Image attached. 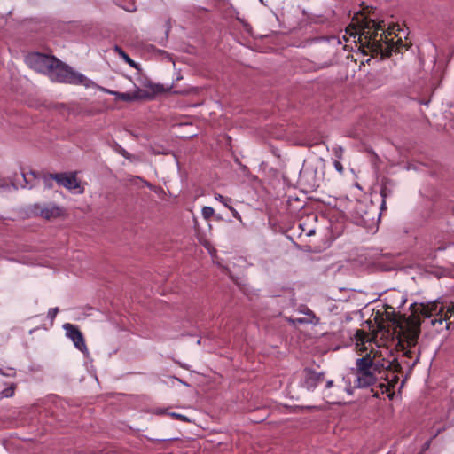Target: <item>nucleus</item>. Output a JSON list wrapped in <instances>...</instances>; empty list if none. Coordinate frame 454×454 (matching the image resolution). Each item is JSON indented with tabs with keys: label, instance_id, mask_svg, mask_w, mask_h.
<instances>
[{
	"label": "nucleus",
	"instance_id": "obj_11",
	"mask_svg": "<svg viewBox=\"0 0 454 454\" xmlns=\"http://www.w3.org/2000/svg\"><path fill=\"white\" fill-rule=\"evenodd\" d=\"M364 205L360 203L356 207V211L364 223H367L372 222L375 216L380 217V214L377 213V210L372 204H371L366 210H364Z\"/></svg>",
	"mask_w": 454,
	"mask_h": 454
},
{
	"label": "nucleus",
	"instance_id": "obj_7",
	"mask_svg": "<svg viewBox=\"0 0 454 454\" xmlns=\"http://www.w3.org/2000/svg\"><path fill=\"white\" fill-rule=\"evenodd\" d=\"M56 183L68 190L80 188V183L77 180L75 172L55 173Z\"/></svg>",
	"mask_w": 454,
	"mask_h": 454
},
{
	"label": "nucleus",
	"instance_id": "obj_47",
	"mask_svg": "<svg viewBox=\"0 0 454 454\" xmlns=\"http://www.w3.org/2000/svg\"><path fill=\"white\" fill-rule=\"evenodd\" d=\"M237 20L242 21L238 16L236 17Z\"/></svg>",
	"mask_w": 454,
	"mask_h": 454
},
{
	"label": "nucleus",
	"instance_id": "obj_24",
	"mask_svg": "<svg viewBox=\"0 0 454 454\" xmlns=\"http://www.w3.org/2000/svg\"><path fill=\"white\" fill-rule=\"evenodd\" d=\"M391 192V190H389L387 186H382L380 189V195L382 197V203H381V209H384L386 207V197Z\"/></svg>",
	"mask_w": 454,
	"mask_h": 454
},
{
	"label": "nucleus",
	"instance_id": "obj_40",
	"mask_svg": "<svg viewBox=\"0 0 454 454\" xmlns=\"http://www.w3.org/2000/svg\"><path fill=\"white\" fill-rule=\"evenodd\" d=\"M371 392L372 393V396L373 397H376V398H379L380 397V392L379 390H376L374 388H372L371 389Z\"/></svg>",
	"mask_w": 454,
	"mask_h": 454
},
{
	"label": "nucleus",
	"instance_id": "obj_44",
	"mask_svg": "<svg viewBox=\"0 0 454 454\" xmlns=\"http://www.w3.org/2000/svg\"><path fill=\"white\" fill-rule=\"evenodd\" d=\"M313 233H314V231L312 230V231H310L309 232V236H310V235H311V234H313Z\"/></svg>",
	"mask_w": 454,
	"mask_h": 454
},
{
	"label": "nucleus",
	"instance_id": "obj_6",
	"mask_svg": "<svg viewBox=\"0 0 454 454\" xmlns=\"http://www.w3.org/2000/svg\"><path fill=\"white\" fill-rule=\"evenodd\" d=\"M64 329L66 330L67 336L73 340L76 348L82 353L88 352L83 335L76 325L67 323L64 325Z\"/></svg>",
	"mask_w": 454,
	"mask_h": 454
},
{
	"label": "nucleus",
	"instance_id": "obj_39",
	"mask_svg": "<svg viewBox=\"0 0 454 454\" xmlns=\"http://www.w3.org/2000/svg\"><path fill=\"white\" fill-rule=\"evenodd\" d=\"M325 397L327 398V400H326V402H327V403H336V402H334L333 400H330V399H332V397H333L332 393H330V392H329V393H327V394L325 395Z\"/></svg>",
	"mask_w": 454,
	"mask_h": 454
},
{
	"label": "nucleus",
	"instance_id": "obj_41",
	"mask_svg": "<svg viewBox=\"0 0 454 454\" xmlns=\"http://www.w3.org/2000/svg\"><path fill=\"white\" fill-rule=\"evenodd\" d=\"M404 355L408 357H411L412 352L411 350H407Z\"/></svg>",
	"mask_w": 454,
	"mask_h": 454
},
{
	"label": "nucleus",
	"instance_id": "obj_29",
	"mask_svg": "<svg viewBox=\"0 0 454 454\" xmlns=\"http://www.w3.org/2000/svg\"><path fill=\"white\" fill-rule=\"evenodd\" d=\"M384 367L383 364H381L380 361L378 362H374L373 361V369H372V371L377 374H380L381 373V369Z\"/></svg>",
	"mask_w": 454,
	"mask_h": 454
},
{
	"label": "nucleus",
	"instance_id": "obj_8",
	"mask_svg": "<svg viewBox=\"0 0 454 454\" xmlns=\"http://www.w3.org/2000/svg\"><path fill=\"white\" fill-rule=\"evenodd\" d=\"M377 375L372 371L356 372L355 387L365 388L376 384Z\"/></svg>",
	"mask_w": 454,
	"mask_h": 454
},
{
	"label": "nucleus",
	"instance_id": "obj_45",
	"mask_svg": "<svg viewBox=\"0 0 454 454\" xmlns=\"http://www.w3.org/2000/svg\"><path fill=\"white\" fill-rule=\"evenodd\" d=\"M406 300H403L402 303H401V306L403 305L405 303Z\"/></svg>",
	"mask_w": 454,
	"mask_h": 454
},
{
	"label": "nucleus",
	"instance_id": "obj_42",
	"mask_svg": "<svg viewBox=\"0 0 454 454\" xmlns=\"http://www.w3.org/2000/svg\"><path fill=\"white\" fill-rule=\"evenodd\" d=\"M429 444H430V442H429V441H428V442H427L425 443V449H426V448H428V447H429Z\"/></svg>",
	"mask_w": 454,
	"mask_h": 454
},
{
	"label": "nucleus",
	"instance_id": "obj_46",
	"mask_svg": "<svg viewBox=\"0 0 454 454\" xmlns=\"http://www.w3.org/2000/svg\"><path fill=\"white\" fill-rule=\"evenodd\" d=\"M0 373L3 375L4 371L0 368Z\"/></svg>",
	"mask_w": 454,
	"mask_h": 454
},
{
	"label": "nucleus",
	"instance_id": "obj_36",
	"mask_svg": "<svg viewBox=\"0 0 454 454\" xmlns=\"http://www.w3.org/2000/svg\"><path fill=\"white\" fill-rule=\"evenodd\" d=\"M333 387V380H329L325 382V390H329L330 388H332Z\"/></svg>",
	"mask_w": 454,
	"mask_h": 454
},
{
	"label": "nucleus",
	"instance_id": "obj_14",
	"mask_svg": "<svg viewBox=\"0 0 454 454\" xmlns=\"http://www.w3.org/2000/svg\"><path fill=\"white\" fill-rule=\"evenodd\" d=\"M43 174V173H40V172H36V171H30L29 175L33 176V178L30 179L27 176L26 174L22 173V177H23V181L25 184H22L21 186L23 188H25L27 186H29V188H32V187L35 186L36 185L35 180L42 178Z\"/></svg>",
	"mask_w": 454,
	"mask_h": 454
},
{
	"label": "nucleus",
	"instance_id": "obj_23",
	"mask_svg": "<svg viewBox=\"0 0 454 454\" xmlns=\"http://www.w3.org/2000/svg\"><path fill=\"white\" fill-rule=\"evenodd\" d=\"M452 314H454V304L448 309L447 312H446V315H445V317L444 318H439V319H433L431 321L432 325H435L436 323H439V324H442L443 321H446L448 318H450Z\"/></svg>",
	"mask_w": 454,
	"mask_h": 454
},
{
	"label": "nucleus",
	"instance_id": "obj_34",
	"mask_svg": "<svg viewBox=\"0 0 454 454\" xmlns=\"http://www.w3.org/2000/svg\"><path fill=\"white\" fill-rule=\"evenodd\" d=\"M334 167H335L336 170L339 171L340 173H341L343 171V166L340 161L335 160Z\"/></svg>",
	"mask_w": 454,
	"mask_h": 454
},
{
	"label": "nucleus",
	"instance_id": "obj_26",
	"mask_svg": "<svg viewBox=\"0 0 454 454\" xmlns=\"http://www.w3.org/2000/svg\"><path fill=\"white\" fill-rule=\"evenodd\" d=\"M214 213V208L211 207H204L202 208V215L206 220H208L210 217H212Z\"/></svg>",
	"mask_w": 454,
	"mask_h": 454
},
{
	"label": "nucleus",
	"instance_id": "obj_31",
	"mask_svg": "<svg viewBox=\"0 0 454 454\" xmlns=\"http://www.w3.org/2000/svg\"><path fill=\"white\" fill-rule=\"evenodd\" d=\"M228 209L231 212L233 217H235L236 219H238L239 221L241 220L240 215L239 214V212L232 206L230 205Z\"/></svg>",
	"mask_w": 454,
	"mask_h": 454
},
{
	"label": "nucleus",
	"instance_id": "obj_32",
	"mask_svg": "<svg viewBox=\"0 0 454 454\" xmlns=\"http://www.w3.org/2000/svg\"><path fill=\"white\" fill-rule=\"evenodd\" d=\"M134 179H137V180H140L142 181L145 186H147L148 188L152 189V190H154L155 187L151 184L149 183L148 181L146 180H144L143 178H141L140 176H135Z\"/></svg>",
	"mask_w": 454,
	"mask_h": 454
},
{
	"label": "nucleus",
	"instance_id": "obj_38",
	"mask_svg": "<svg viewBox=\"0 0 454 454\" xmlns=\"http://www.w3.org/2000/svg\"><path fill=\"white\" fill-rule=\"evenodd\" d=\"M355 386L352 387L351 386H348L346 388H345V391L348 394V395H353L354 393V389H355Z\"/></svg>",
	"mask_w": 454,
	"mask_h": 454
},
{
	"label": "nucleus",
	"instance_id": "obj_19",
	"mask_svg": "<svg viewBox=\"0 0 454 454\" xmlns=\"http://www.w3.org/2000/svg\"><path fill=\"white\" fill-rule=\"evenodd\" d=\"M132 101L139 99H153V94L149 91L137 88L134 92L131 93Z\"/></svg>",
	"mask_w": 454,
	"mask_h": 454
},
{
	"label": "nucleus",
	"instance_id": "obj_37",
	"mask_svg": "<svg viewBox=\"0 0 454 454\" xmlns=\"http://www.w3.org/2000/svg\"><path fill=\"white\" fill-rule=\"evenodd\" d=\"M294 323H297V324H305V323H309V321H308L306 318H296L294 320Z\"/></svg>",
	"mask_w": 454,
	"mask_h": 454
},
{
	"label": "nucleus",
	"instance_id": "obj_30",
	"mask_svg": "<svg viewBox=\"0 0 454 454\" xmlns=\"http://www.w3.org/2000/svg\"><path fill=\"white\" fill-rule=\"evenodd\" d=\"M58 312H59V309H58V308H51V309H49V311H48V315H47V316H48V317H49L51 321H53V320L55 319V317H56V316H57Z\"/></svg>",
	"mask_w": 454,
	"mask_h": 454
},
{
	"label": "nucleus",
	"instance_id": "obj_27",
	"mask_svg": "<svg viewBox=\"0 0 454 454\" xmlns=\"http://www.w3.org/2000/svg\"><path fill=\"white\" fill-rule=\"evenodd\" d=\"M16 385L12 384L10 387L5 388L2 391V395L4 397H12L14 395Z\"/></svg>",
	"mask_w": 454,
	"mask_h": 454
},
{
	"label": "nucleus",
	"instance_id": "obj_12",
	"mask_svg": "<svg viewBox=\"0 0 454 454\" xmlns=\"http://www.w3.org/2000/svg\"><path fill=\"white\" fill-rule=\"evenodd\" d=\"M356 372L360 371H372L373 369V358L370 355L356 359Z\"/></svg>",
	"mask_w": 454,
	"mask_h": 454
},
{
	"label": "nucleus",
	"instance_id": "obj_1",
	"mask_svg": "<svg viewBox=\"0 0 454 454\" xmlns=\"http://www.w3.org/2000/svg\"><path fill=\"white\" fill-rule=\"evenodd\" d=\"M387 32L388 35L392 34L390 27L385 30L384 21L369 19L364 22L362 35L368 40L372 51L380 54L381 58L390 57L396 49V43L387 38Z\"/></svg>",
	"mask_w": 454,
	"mask_h": 454
},
{
	"label": "nucleus",
	"instance_id": "obj_17",
	"mask_svg": "<svg viewBox=\"0 0 454 454\" xmlns=\"http://www.w3.org/2000/svg\"><path fill=\"white\" fill-rule=\"evenodd\" d=\"M354 339L357 346L364 345L365 342L370 340L369 334L362 329H357L356 331Z\"/></svg>",
	"mask_w": 454,
	"mask_h": 454
},
{
	"label": "nucleus",
	"instance_id": "obj_43",
	"mask_svg": "<svg viewBox=\"0 0 454 454\" xmlns=\"http://www.w3.org/2000/svg\"><path fill=\"white\" fill-rule=\"evenodd\" d=\"M331 65V62H326L325 65H323V67H329Z\"/></svg>",
	"mask_w": 454,
	"mask_h": 454
},
{
	"label": "nucleus",
	"instance_id": "obj_15",
	"mask_svg": "<svg viewBox=\"0 0 454 454\" xmlns=\"http://www.w3.org/2000/svg\"><path fill=\"white\" fill-rule=\"evenodd\" d=\"M436 311H437L436 301L432 303H428L427 305H424V304L420 305L419 313L424 317H430L432 316L433 312H436Z\"/></svg>",
	"mask_w": 454,
	"mask_h": 454
},
{
	"label": "nucleus",
	"instance_id": "obj_33",
	"mask_svg": "<svg viewBox=\"0 0 454 454\" xmlns=\"http://www.w3.org/2000/svg\"><path fill=\"white\" fill-rule=\"evenodd\" d=\"M3 375L7 377H14L16 375V372L12 368H9L8 372H4Z\"/></svg>",
	"mask_w": 454,
	"mask_h": 454
},
{
	"label": "nucleus",
	"instance_id": "obj_35",
	"mask_svg": "<svg viewBox=\"0 0 454 454\" xmlns=\"http://www.w3.org/2000/svg\"><path fill=\"white\" fill-rule=\"evenodd\" d=\"M119 153L121 154L126 159H130V154L123 148H120Z\"/></svg>",
	"mask_w": 454,
	"mask_h": 454
},
{
	"label": "nucleus",
	"instance_id": "obj_4",
	"mask_svg": "<svg viewBox=\"0 0 454 454\" xmlns=\"http://www.w3.org/2000/svg\"><path fill=\"white\" fill-rule=\"evenodd\" d=\"M26 61L35 71L49 74L53 68V64L57 63V58L40 52H32L27 56Z\"/></svg>",
	"mask_w": 454,
	"mask_h": 454
},
{
	"label": "nucleus",
	"instance_id": "obj_10",
	"mask_svg": "<svg viewBox=\"0 0 454 454\" xmlns=\"http://www.w3.org/2000/svg\"><path fill=\"white\" fill-rule=\"evenodd\" d=\"M39 215L46 220H51L62 216L64 215V209L55 204H51L41 208Z\"/></svg>",
	"mask_w": 454,
	"mask_h": 454
},
{
	"label": "nucleus",
	"instance_id": "obj_22",
	"mask_svg": "<svg viewBox=\"0 0 454 454\" xmlns=\"http://www.w3.org/2000/svg\"><path fill=\"white\" fill-rule=\"evenodd\" d=\"M110 94L114 95L117 98L121 99L122 101L131 102V93L130 92H115L107 90Z\"/></svg>",
	"mask_w": 454,
	"mask_h": 454
},
{
	"label": "nucleus",
	"instance_id": "obj_28",
	"mask_svg": "<svg viewBox=\"0 0 454 454\" xmlns=\"http://www.w3.org/2000/svg\"><path fill=\"white\" fill-rule=\"evenodd\" d=\"M170 417L176 419H178L180 421H183V422H190V419L183 415V414H179V413H176V412H168V413Z\"/></svg>",
	"mask_w": 454,
	"mask_h": 454
},
{
	"label": "nucleus",
	"instance_id": "obj_9",
	"mask_svg": "<svg viewBox=\"0 0 454 454\" xmlns=\"http://www.w3.org/2000/svg\"><path fill=\"white\" fill-rule=\"evenodd\" d=\"M300 181L309 192H314L321 185V179L317 176L316 171L304 172L301 175Z\"/></svg>",
	"mask_w": 454,
	"mask_h": 454
},
{
	"label": "nucleus",
	"instance_id": "obj_3",
	"mask_svg": "<svg viewBox=\"0 0 454 454\" xmlns=\"http://www.w3.org/2000/svg\"><path fill=\"white\" fill-rule=\"evenodd\" d=\"M53 68L49 73L48 76L51 81L69 83V84H83L89 86L90 80L83 74L74 71L69 66L64 64L57 59V63L53 64Z\"/></svg>",
	"mask_w": 454,
	"mask_h": 454
},
{
	"label": "nucleus",
	"instance_id": "obj_16",
	"mask_svg": "<svg viewBox=\"0 0 454 454\" xmlns=\"http://www.w3.org/2000/svg\"><path fill=\"white\" fill-rule=\"evenodd\" d=\"M114 51L117 52L124 61L129 64L131 67L139 70V65L136 63L120 46L115 45L114 48Z\"/></svg>",
	"mask_w": 454,
	"mask_h": 454
},
{
	"label": "nucleus",
	"instance_id": "obj_13",
	"mask_svg": "<svg viewBox=\"0 0 454 454\" xmlns=\"http://www.w3.org/2000/svg\"><path fill=\"white\" fill-rule=\"evenodd\" d=\"M397 380H398L397 376H394L393 380H391L392 381L391 383H388V384L379 383L377 387L380 389L381 394L387 393V397L389 399H393V397L395 395V392L391 391V388H393L395 387V384L396 383Z\"/></svg>",
	"mask_w": 454,
	"mask_h": 454
},
{
	"label": "nucleus",
	"instance_id": "obj_18",
	"mask_svg": "<svg viewBox=\"0 0 454 454\" xmlns=\"http://www.w3.org/2000/svg\"><path fill=\"white\" fill-rule=\"evenodd\" d=\"M132 101L139 99H153V94L149 91L137 88L134 92L131 93Z\"/></svg>",
	"mask_w": 454,
	"mask_h": 454
},
{
	"label": "nucleus",
	"instance_id": "obj_20",
	"mask_svg": "<svg viewBox=\"0 0 454 454\" xmlns=\"http://www.w3.org/2000/svg\"><path fill=\"white\" fill-rule=\"evenodd\" d=\"M143 86L145 87V88H149L151 90V91H149V92L153 94V98H154V96L156 94L161 93V92L167 90L164 89L163 85H161V84H155V83L152 82L151 81L145 82L143 83Z\"/></svg>",
	"mask_w": 454,
	"mask_h": 454
},
{
	"label": "nucleus",
	"instance_id": "obj_2",
	"mask_svg": "<svg viewBox=\"0 0 454 454\" xmlns=\"http://www.w3.org/2000/svg\"><path fill=\"white\" fill-rule=\"evenodd\" d=\"M387 318L399 328L398 339L399 343L406 342L408 348H412L417 345L419 336L420 334V324L419 323H407L404 326L396 319L395 313V308L392 306H387Z\"/></svg>",
	"mask_w": 454,
	"mask_h": 454
},
{
	"label": "nucleus",
	"instance_id": "obj_5",
	"mask_svg": "<svg viewBox=\"0 0 454 454\" xmlns=\"http://www.w3.org/2000/svg\"><path fill=\"white\" fill-rule=\"evenodd\" d=\"M325 380V372H317L314 369L306 367L302 371L301 386L309 391L316 389L317 385Z\"/></svg>",
	"mask_w": 454,
	"mask_h": 454
},
{
	"label": "nucleus",
	"instance_id": "obj_21",
	"mask_svg": "<svg viewBox=\"0 0 454 454\" xmlns=\"http://www.w3.org/2000/svg\"><path fill=\"white\" fill-rule=\"evenodd\" d=\"M42 179L46 189H51L53 187V182H56L55 173L54 174H43Z\"/></svg>",
	"mask_w": 454,
	"mask_h": 454
},
{
	"label": "nucleus",
	"instance_id": "obj_25",
	"mask_svg": "<svg viewBox=\"0 0 454 454\" xmlns=\"http://www.w3.org/2000/svg\"><path fill=\"white\" fill-rule=\"evenodd\" d=\"M215 200L223 203L224 207H226L227 208L230 207V203L231 202V198L224 197L221 194H215Z\"/></svg>",
	"mask_w": 454,
	"mask_h": 454
}]
</instances>
